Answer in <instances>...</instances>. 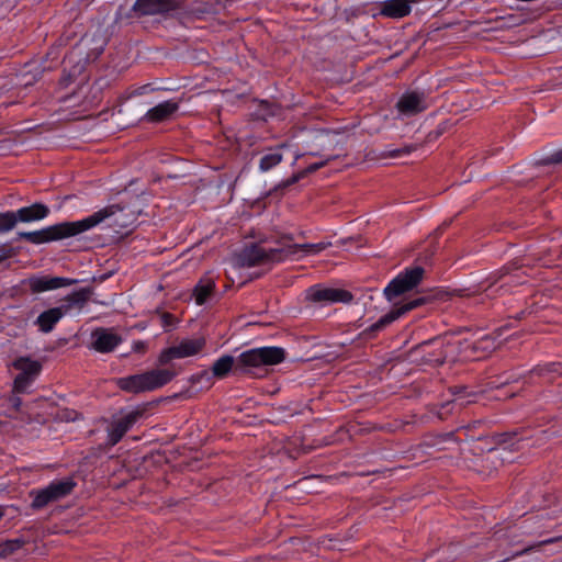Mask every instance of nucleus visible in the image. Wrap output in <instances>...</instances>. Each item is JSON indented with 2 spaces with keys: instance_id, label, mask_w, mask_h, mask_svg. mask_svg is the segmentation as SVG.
Segmentation results:
<instances>
[{
  "instance_id": "2",
  "label": "nucleus",
  "mask_w": 562,
  "mask_h": 562,
  "mask_svg": "<svg viewBox=\"0 0 562 562\" xmlns=\"http://www.w3.org/2000/svg\"><path fill=\"white\" fill-rule=\"evenodd\" d=\"M65 304L48 308L42 312L35 324L42 333H49L55 325L74 307H82L87 301V294L83 291H75L65 297Z\"/></svg>"
},
{
  "instance_id": "18",
  "label": "nucleus",
  "mask_w": 562,
  "mask_h": 562,
  "mask_svg": "<svg viewBox=\"0 0 562 562\" xmlns=\"http://www.w3.org/2000/svg\"><path fill=\"white\" fill-rule=\"evenodd\" d=\"M144 374L147 391H151L167 384L172 380L176 373L170 369H156L145 372Z\"/></svg>"
},
{
  "instance_id": "5",
  "label": "nucleus",
  "mask_w": 562,
  "mask_h": 562,
  "mask_svg": "<svg viewBox=\"0 0 562 562\" xmlns=\"http://www.w3.org/2000/svg\"><path fill=\"white\" fill-rule=\"evenodd\" d=\"M74 487L75 483L70 479L53 481L45 488L31 492L33 496L32 507L42 508L49 503L57 502L70 494Z\"/></svg>"
},
{
  "instance_id": "20",
  "label": "nucleus",
  "mask_w": 562,
  "mask_h": 562,
  "mask_svg": "<svg viewBox=\"0 0 562 562\" xmlns=\"http://www.w3.org/2000/svg\"><path fill=\"white\" fill-rule=\"evenodd\" d=\"M411 12L408 0H386L382 3L381 14L389 18H403Z\"/></svg>"
},
{
  "instance_id": "12",
  "label": "nucleus",
  "mask_w": 562,
  "mask_h": 562,
  "mask_svg": "<svg viewBox=\"0 0 562 562\" xmlns=\"http://www.w3.org/2000/svg\"><path fill=\"white\" fill-rule=\"evenodd\" d=\"M400 116H411L427 109V102L422 94L408 92L401 97L396 104Z\"/></svg>"
},
{
  "instance_id": "16",
  "label": "nucleus",
  "mask_w": 562,
  "mask_h": 562,
  "mask_svg": "<svg viewBox=\"0 0 562 562\" xmlns=\"http://www.w3.org/2000/svg\"><path fill=\"white\" fill-rule=\"evenodd\" d=\"M49 210L46 205L41 203H35L30 206L21 207L15 212L18 217V222H34L41 221L47 217Z\"/></svg>"
},
{
  "instance_id": "26",
  "label": "nucleus",
  "mask_w": 562,
  "mask_h": 562,
  "mask_svg": "<svg viewBox=\"0 0 562 562\" xmlns=\"http://www.w3.org/2000/svg\"><path fill=\"white\" fill-rule=\"evenodd\" d=\"M35 378L34 376H31L26 373H19L18 376L15 378L14 380V389L15 391L18 392H24L29 386L30 384L32 383V381L34 380Z\"/></svg>"
},
{
  "instance_id": "1",
  "label": "nucleus",
  "mask_w": 562,
  "mask_h": 562,
  "mask_svg": "<svg viewBox=\"0 0 562 562\" xmlns=\"http://www.w3.org/2000/svg\"><path fill=\"white\" fill-rule=\"evenodd\" d=\"M101 220L102 213H98L95 215H89L79 221L61 222L55 225H50L40 231L21 232L19 233V236L20 238L26 239L33 244L55 241L91 231L97 227Z\"/></svg>"
},
{
  "instance_id": "34",
  "label": "nucleus",
  "mask_w": 562,
  "mask_h": 562,
  "mask_svg": "<svg viewBox=\"0 0 562 562\" xmlns=\"http://www.w3.org/2000/svg\"><path fill=\"white\" fill-rule=\"evenodd\" d=\"M557 161H562V149L554 155Z\"/></svg>"
},
{
  "instance_id": "27",
  "label": "nucleus",
  "mask_w": 562,
  "mask_h": 562,
  "mask_svg": "<svg viewBox=\"0 0 562 562\" xmlns=\"http://www.w3.org/2000/svg\"><path fill=\"white\" fill-rule=\"evenodd\" d=\"M313 140L317 148H326L330 143V135L327 132H317L313 135Z\"/></svg>"
},
{
  "instance_id": "21",
  "label": "nucleus",
  "mask_w": 562,
  "mask_h": 562,
  "mask_svg": "<svg viewBox=\"0 0 562 562\" xmlns=\"http://www.w3.org/2000/svg\"><path fill=\"white\" fill-rule=\"evenodd\" d=\"M117 385L120 386V389L133 393L147 391L144 373L121 378L117 380Z\"/></svg>"
},
{
  "instance_id": "7",
  "label": "nucleus",
  "mask_w": 562,
  "mask_h": 562,
  "mask_svg": "<svg viewBox=\"0 0 562 562\" xmlns=\"http://www.w3.org/2000/svg\"><path fill=\"white\" fill-rule=\"evenodd\" d=\"M306 300L315 303H347L352 300L350 292L341 289L326 288L322 285L311 286L305 291Z\"/></svg>"
},
{
  "instance_id": "23",
  "label": "nucleus",
  "mask_w": 562,
  "mask_h": 562,
  "mask_svg": "<svg viewBox=\"0 0 562 562\" xmlns=\"http://www.w3.org/2000/svg\"><path fill=\"white\" fill-rule=\"evenodd\" d=\"M282 160V154L280 153V148H277L272 151L267 153L263 155L259 162V169L262 172L269 171L277 165H279Z\"/></svg>"
},
{
  "instance_id": "28",
  "label": "nucleus",
  "mask_w": 562,
  "mask_h": 562,
  "mask_svg": "<svg viewBox=\"0 0 562 562\" xmlns=\"http://www.w3.org/2000/svg\"><path fill=\"white\" fill-rule=\"evenodd\" d=\"M211 294V286L210 284L201 285L195 293V301L198 304H203L207 301L209 296Z\"/></svg>"
},
{
  "instance_id": "10",
  "label": "nucleus",
  "mask_w": 562,
  "mask_h": 562,
  "mask_svg": "<svg viewBox=\"0 0 562 562\" xmlns=\"http://www.w3.org/2000/svg\"><path fill=\"white\" fill-rule=\"evenodd\" d=\"M75 282L76 281L72 279L63 277L37 276L30 278L26 281V284L32 293H42L57 290L60 288H66L74 284Z\"/></svg>"
},
{
  "instance_id": "29",
  "label": "nucleus",
  "mask_w": 562,
  "mask_h": 562,
  "mask_svg": "<svg viewBox=\"0 0 562 562\" xmlns=\"http://www.w3.org/2000/svg\"><path fill=\"white\" fill-rule=\"evenodd\" d=\"M446 358H448V352L447 351H439L437 353H431L429 355L425 361L427 363H432V364H439V363H442Z\"/></svg>"
},
{
  "instance_id": "14",
  "label": "nucleus",
  "mask_w": 562,
  "mask_h": 562,
  "mask_svg": "<svg viewBox=\"0 0 562 562\" xmlns=\"http://www.w3.org/2000/svg\"><path fill=\"white\" fill-rule=\"evenodd\" d=\"M330 246L328 241H321L317 244H302L290 245L282 249L284 259H301L306 256H315Z\"/></svg>"
},
{
  "instance_id": "24",
  "label": "nucleus",
  "mask_w": 562,
  "mask_h": 562,
  "mask_svg": "<svg viewBox=\"0 0 562 562\" xmlns=\"http://www.w3.org/2000/svg\"><path fill=\"white\" fill-rule=\"evenodd\" d=\"M234 359L231 356H225L216 360L213 364V374L214 375H224L226 374L233 367Z\"/></svg>"
},
{
  "instance_id": "9",
  "label": "nucleus",
  "mask_w": 562,
  "mask_h": 562,
  "mask_svg": "<svg viewBox=\"0 0 562 562\" xmlns=\"http://www.w3.org/2000/svg\"><path fill=\"white\" fill-rule=\"evenodd\" d=\"M139 412L131 411L115 418L108 429V440L114 446L133 427L139 417Z\"/></svg>"
},
{
  "instance_id": "6",
  "label": "nucleus",
  "mask_w": 562,
  "mask_h": 562,
  "mask_svg": "<svg viewBox=\"0 0 562 562\" xmlns=\"http://www.w3.org/2000/svg\"><path fill=\"white\" fill-rule=\"evenodd\" d=\"M424 270L420 267L406 269L394 278L384 289V294L389 301L395 296L409 291L416 286L423 278Z\"/></svg>"
},
{
  "instance_id": "3",
  "label": "nucleus",
  "mask_w": 562,
  "mask_h": 562,
  "mask_svg": "<svg viewBox=\"0 0 562 562\" xmlns=\"http://www.w3.org/2000/svg\"><path fill=\"white\" fill-rule=\"evenodd\" d=\"M285 352L280 347H261L247 350L239 356L238 363L247 371L262 366H274L282 362Z\"/></svg>"
},
{
  "instance_id": "19",
  "label": "nucleus",
  "mask_w": 562,
  "mask_h": 562,
  "mask_svg": "<svg viewBox=\"0 0 562 562\" xmlns=\"http://www.w3.org/2000/svg\"><path fill=\"white\" fill-rule=\"evenodd\" d=\"M422 302L423 301L419 299L413 300V301L404 304L403 306L391 311L390 313H387L386 315L381 317L374 325H372V327H371L372 330H379V329L383 328L384 326L391 324L392 322L396 321L397 318H400L402 315H404L408 311H412L413 308L420 305Z\"/></svg>"
},
{
  "instance_id": "8",
  "label": "nucleus",
  "mask_w": 562,
  "mask_h": 562,
  "mask_svg": "<svg viewBox=\"0 0 562 562\" xmlns=\"http://www.w3.org/2000/svg\"><path fill=\"white\" fill-rule=\"evenodd\" d=\"M284 254L281 250L263 248L258 245L246 247L240 254V261L245 266H255L263 260H282Z\"/></svg>"
},
{
  "instance_id": "32",
  "label": "nucleus",
  "mask_w": 562,
  "mask_h": 562,
  "mask_svg": "<svg viewBox=\"0 0 562 562\" xmlns=\"http://www.w3.org/2000/svg\"><path fill=\"white\" fill-rule=\"evenodd\" d=\"M11 401H12V405H13L14 407H19V406H20V404H21V401H20V398H19V397H13Z\"/></svg>"
},
{
  "instance_id": "13",
  "label": "nucleus",
  "mask_w": 562,
  "mask_h": 562,
  "mask_svg": "<svg viewBox=\"0 0 562 562\" xmlns=\"http://www.w3.org/2000/svg\"><path fill=\"white\" fill-rule=\"evenodd\" d=\"M91 337L92 346L99 352H110L122 341L114 330L105 328L95 329Z\"/></svg>"
},
{
  "instance_id": "33",
  "label": "nucleus",
  "mask_w": 562,
  "mask_h": 562,
  "mask_svg": "<svg viewBox=\"0 0 562 562\" xmlns=\"http://www.w3.org/2000/svg\"><path fill=\"white\" fill-rule=\"evenodd\" d=\"M143 347H144V344H143V342H140V341H138V342H134V347H133V348H134V350H139V349H142Z\"/></svg>"
},
{
  "instance_id": "4",
  "label": "nucleus",
  "mask_w": 562,
  "mask_h": 562,
  "mask_svg": "<svg viewBox=\"0 0 562 562\" xmlns=\"http://www.w3.org/2000/svg\"><path fill=\"white\" fill-rule=\"evenodd\" d=\"M206 345L204 337H188L178 340L172 346L161 350L158 357L159 364H168L172 360L193 357L200 353Z\"/></svg>"
},
{
  "instance_id": "22",
  "label": "nucleus",
  "mask_w": 562,
  "mask_h": 562,
  "mask_svg": "<svg viewBox=\"0 0 562 562\" xmlns=\"http://www.w3.org/2000/svg\"><path fill=\"white\" fill-rule=\"evenodd\" d=\"M13 366L21 373H26L34 378L40 373L41 370V364L30 358H19L14 361Z\"/></svg>"
},
{
  "instance_id": "30",
  "label": "nucleus",
  "mask_w": 562,
  "mask_h": 562,
  "mask_svg": "<svg viewBox=\"0 0 562 562\" xmlns=\"http://www.w3.org/2000/svg\"><path fill=\"white\" fill-rule=\"evenodd\" d=\"M430 345H434V346H436L437 348H441V347L443 346V340H442V339H440V338H436V339H434V340H431V341L424 342L420 347H422V348H426V347H428V346H430Z\"/></svg>"
},
{
  "instance_id": "35",
  "label": "nucleus",
  "mask_w": 562,
  "mask_h": 562,
  "mask_svg": "<svg viewBox=\"0 0 562 562\" xmlns=\"http://www.w3.org/2000/svg\"><path fill=\"white\" fill-rule=\"evenodd\" d=\"M3 516V512L0 509V519L2 518Z\"/></svg>"
},
{
  "instance_id": "11",
  "label": "nucleus",
  "mask_w": 562,
  "mask_h": 562,
  "mask_svg": "<svg viewBox=\"0 0 562 562\" xmlns=\"http://www.w3.org/2000/svg\"><path fill=\"white\" fill-rule=\"evenodd\" d=\"M98 213H102V220L98 223L97 226H99L105 221H109L110 226L123 229L131 226L135 220L132 213H126L123 209L116 205L103 207L92 213L91 215H95Z\"/></svg>"
},
{
  "instance_id": "31",
  "label": "nucleus",
  "mask_w": 562,
  "mask_h": 562,
  "mask_svg": "<svg viewBox=\"0 0 562 562\" xmlns=\"http://www.w3.org/2000/svg\"><path fill=\"white\" fill-rule=\"evenodd\" d=\"M77 416L78 415L76 413H66L65 418L67 420H76Z\"/></svg>"
},
{
  "instance_id": "15",
  "label": "nucleus",
  "mask_w": 562,
  "mask_h": 562,
  "mask_svg": "<svg viewBox=\"0 0 562 562\" xmlns=\"http://www.w3.org/2000/svg\"><path fill=\"white\" fill-rule=\"evenodd\" d=\"M178 102L168 100L149 109L146 113V120L149 122H161L169 119L177 110Z\"/></svg>"
},
{
  "instance_id": "25",
  "label": "nucleus",
  "mask_w": 562,
  "mask_h": 562,
  "mask_svg": "<svg viewBox=\"0 0 562 562\" xmlns=\"http://www.w3.org/2000/svg\"><path fill=\"white\" fill-rule=\"evenodd\" d=\"M18 222L14 212H5L0 214V233L11 231Z\"/></svg>"
},
{
  "instance_id": "17",
  "label": "nucleus",
  "mask_w": 562,
  "mask_h": 562,
  "mask_svg": "<svg viewBox=\"0 0 562 562\" xmlns=\"http://www.w3.org/2000/svg\"><path fill=\"white\" fill-rule=\"evenodd\" d=\"M172 0H137L135 10L140 14H157L172 9Z\"/></svg>"
}]
</instances>
